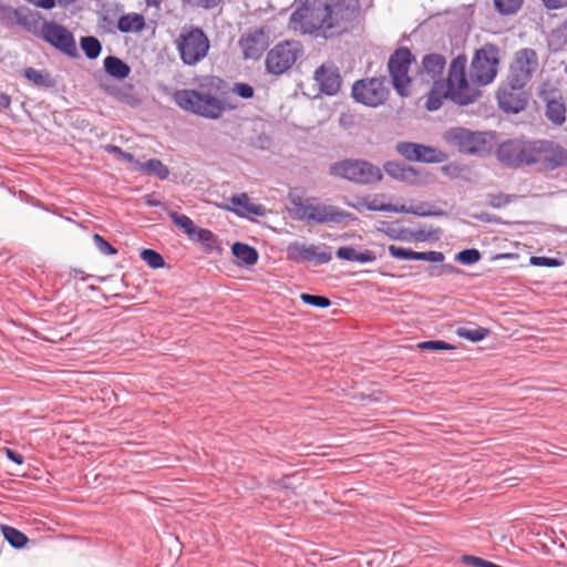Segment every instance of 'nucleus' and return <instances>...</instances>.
<instances>
[{
    "instance_id": "a211bd4d",
    "label": "nucleus",
    "mask_w": 567,
    "mask_h": 567,
    "mask_svg": "<svg viewBox=\"0 0 567 567\" xmlns=\"http://www.w3.org/2000/svg\"><path fill=\"white\" fill-rule=\"evenodd\" d=\"M523 89L524 87H516L513 83H509L508 79L507 84L497 92L499 107L505 112H520L527 102V95Z\"/></svg>"
},
{
    "instance_id": "20e7f679",
    "label": "nucleus",
    "mask_w": 567,
    "mask_h": 567,
    "mask_svg": "<svg viewBox=\"0 0 567 567\" xmlns=\"http://www.w3.org/2000/svg\"><path fill=\"white\" fill-rule=\"evenodd\" d=\"M174 43L182 62L190 66L203 61L210 48L206 33L200 28L194 25H184Z\"/></svg>"
},
{
    "instance_id": "5fc2aeb1",
    "label": "nucleus",
    "mask_w": 567,
    "mask_h": 567,
    "mask_svg": "<svg viewBox=\"0 0 567 567\" xmlns=\"http://www.w3.org/2000/svg\"><path fill=\"white\" fill-rule=\"evenodd\" d=\"M11 104V99L8 94L0 91V106L2 109H8Z\"/></svg>"
},
{
    "instance_id": "ea45409f",
    "label": "nucleus",
    "mask_w": 567,
    "mask_h": 567,
    "mask_svg": "<svg viewBox=\"0 0 567 567\" xmlns=\"http://www.w3.org/2000/svg\"><path fill=\"white\" fill-rule=\"evenodd\" d=\"M389 254L391 257L400 260H415L416 251L410 248H404L395 245L389 246Z\"/></svg>"
},
{
    "instance_id": "2f4dec72",
    "label": "nucleus",
    "mask_w": 567,
    "mask_h": 567,
    "mask_svg": "<svg viewBox=\"0 0 567 567\" xmlns=\"http://www.w3.org/2000/svg\"><path fill=\"white\" fill-rule=\"evenodd\" d=\"M168 216L178 228L183 229L190 238H195L197 226L188 216L176 212H169Z\"/></svg>"
},
{
    "instance_id": "a18cd8bd",
    "label": "nucleus",
    "mask_w": 567,
    "mask_h": 567,
    "mask_svg": "<svg viewBox=\"0 0 567 567\" xmlns=\"http://www.w3.org/2000/svg\"><path fill=\"white\" fill-rule=\"evenodd\" d=\"M233 93L243 97V99H251L254 96L255 90L251 85L243 82H237L234 84L231 89Z\"/></svg>"
},
{
    "instance_id": "3c124183",
    "label": "nucleus",
    "mask_w": 567,
    "mask_h": 567,
    "mask_svg": "<svg viewBox=\"0 0 567 567\" xmlns=\"http://www.w3.org/2000/svg\"><path fill=\"white\" fill-rule=\"evenodd\" d=\"M185 1L195 7L210 9V8L217 7L221 0H185Z\"/></svg>"
},
{
    "instance_id": "c756f323",
    "label": "nucleus",
    "mask_w": 567,
    "mask_h": 567,
    "mask_svg": "<svg viewBox=\"0 0 567 567\" xmlns=\"http://www.w3.org/2000/svg\"><path fill=\"white\" fill-rule=\"evenodd\" d=\"M231 251L234 256L246 266H252L258 260L256 249L246 244L235 243L231 247Z\"/></svg>"
},
{
    "instance_id": "393cba45",
    "label": "nucleus",
    "mask_w": 567,
    "mask_h": 567,
    "mask_svg": "<svg viewBox=\"0 0 567 567\" xmlns=\"http://www.w3.org/2000/svg\"><path fill=\"white\" fill-rule=\"evenodd\" d=\"M135 173L155 175L161 179H166L169 175V169L157 158H152L146 162L135 163Z\"/></svg>"
},
{
    "instance_id": "dca6fc26",
    "label": "nucleus",
    "mask_w": 567,
    "mask_h": 567,
    "mask_svg": "<svg viewBox=\"0 0 567 567\" xmlns=\"http://www.w3.org/2000/svg\"><path fill=\"white\" fill-rule=\"evenodd\" d=\"M287 256L295 262L315 261L318 265L328 264L332 259L327 245L315 246L300 241H293L287 247Z\"/></svg>"
},
{
    "instance_id": "6e6552de",
    "label": "nucleus",
    "mask_w": 567,
    "mask_h": 567,
    "mask_svg": "<svg viewBox=\"0 0 567 567\" xmlns=\"http://www.w3.org/2000/svg\"><path fill=\"white\" fill-rule=\"evenodd\" d=\"M498 65V51L494 45H485L473 56L468 73L481 85H487L495 79Z\"/></svg>"
},
{
    "instance_id": "4d7b16f0",
    "label": "nucleus",
    "mask_w": 567,
    "mask_h": 567,
    "mask_svg": "<svg viewBox=\"0 0 567 567\" xmlns=\"http://www.w3.org/2000/svg\"><path fill=\"white\" fill-rule=\"evenodd\" d=\"M452 268H453L452 266L444 265V266H442V267L440 268V270H439V271H436V275H442L444 271H450V270H452Z\"/></svg>"
},
{
    "instance_id": "864d4df0",
    "label": "nucleus",
    "mask_w": 567,
    "mask_h": 567,
    "mask_svg": "<svg viewBox=\"0 0 567 567\" xmlns=\"http://www.w3.org/2000/svg\"><path fill=\"white\" fill-rule=\"evenodd\" d=\"M6 454L11 461H13L17 464L23 463V457L19 453H17L10 449H6Z\"/></svg>"
},
{
    "instance_id": "a19ab883",
    "label": "nucleus",
    "mask_w": 567,
    "mask_h": 567,
    "mask_svg": "<svg viewBox=\"0 0 567 567\" xmlns=\"http://www.w3.org/2000/svg\"><path fill=\"white\" fill-rule=\"evenodd\" d=\"M383 195H377L371 199H365L361 203L363 207L372 212H386L390 210V204L382 202Z\"/></svg>"
},
{
    "instance_id": "c03bdc74",
    "label": "nucleus",
    "mask_w": 567,
    "mask_h": 567,
    "mask_svg": "<svg viewBox=\"0 0 567 567\" xmlns=\"http://www.w3.org/2000/svg\"><path fill=\"white\" fill-rule=\"evenodd\" d=\"M301 300L308 305L320 307V308H327L330 306V300L322 296H315V295H308L302 293L300 296Z\"/></svg>"
},
{
    "instance_id": "72a5a7b5",
    "label": "nucleus",
    "mask_w": 567,
    "mask_h": 567,
    "mask_svg": "<svg viewBox=\"0 0 567 567\" xmlns=\"http://www.w3.org/2000/svg\"><path fill=\"white\" fill-rule=\"evenodd\" d=\"M2 533L4 538L16 548H22L28 542V537L13 527L2 526Z\"/></svg>"
},
{
    "instance_id": "f3484780",
    "label": "nucleus",
    "mask_w": 567,
    "mask_h": 567,
    "mask_svg": "<svg viewBox=\"0 0 567 567\" xmlns=\"http://www.w3.org/2000/svg\"><path fill=\"white\" fill-rule=\"evenodd\" d=\"M396 151L409 161L440 163L446 158L445 154L437 148L410 142L399 143Z\"/></svg>"
},
{
    "instance_id": "423d86ee",
    "label": "nucleus",
    "mask_w": 567,
    "mask_h": 567,
    "mask_svg": "<svg viewBox=\"0 0 567 567\" xmlns=\"http://www.w3.org/2000/svg\"><path fill=\"white\" fill-rule=\"evenodd\" d=\"M330 174L357 184H372L383 178L382 171L364 159H344L330 166Z\"/></svg>"
},
{
    "instance_id": "0eeeda50",
    "label": "nucleus",
    "mask_w": 567,
    "mask_h": 567,
    "mask_svg": "<svg viewBox=\"0 0 567 567\" xmlns=\"http://www.w3.org/2000/svg\"><path fill=\"white\" fill-rule=\"evenodd\" d=\"M302 52L297 41H284L276 44L266 56V69L269 73L281 75L287 72Z\"/></svg>"
},
{
    "instance_id": "ddd939ff",
    "label": "nucleus",
    "mask_w": 567,
    "mask_h": 567,
    "mask_svg": "<svg viewBox=\"0 0 567 567\" xmlns=\"http://www.w3.org/2000/svg\"><path fill=\"white\" fill-rule=\"evenodd\" d=\"M352 96L355 101L368 106L382 104L388 96L384 79L371 78L357 81L352 86Z\"/></svg>"
},
{
    "instance_id": "c85d7f7f",
    "label": "nucleus",
    "mask_w": 567,
    "mask_h": 567,
    "mask_svg": "<svg viewBox=\"0 0 567 567\" xmlns=\"http://www.w3.org/2000/svg\"><path fill=\"white\" fill-rule=\"evenodd\" d=\"M17 23L24 28L27 31L37 33L40 27V14L28 9H20L16 11Z\"/></svg>"
},
{
    "instance_id": "09e8293b",
    "label": "nucleus",
    "mask_w": 567,
    "mask_h": 567,
    "mask_svg": "<svg viewBox=\"0 0 567 567\" xmlns=\"http://www.w3.org/2000/svg\"><path fill=\"white\" fill-rule=\"evenodd\" d=\"M93 241L96 246V248L103 254V255H114L116 254V250L99 234H95L93 236Z\"/></svg>"
},
{
    "instance_id": "cd10ccee",
    "label": "nucleus",
    "mask_w": 567,
    "mask_h": 567,
    "mask_svg": "<svg viewBox=\"0 0 567 567\" xmlns=\"http://www.w3.org/2000/svg\"><path fill=\"white\" fill-rule=\"evenodd\" d=\"M145 27V19L140 13H127L117 21V29L123 33L140 32Z\"/></svg>"
},
{
    "instance_id": "aec40b11",
    "label": "nucleus",
    "mask_w": 567,
    "mask_h": 567,
    "mask_svg": "<svg viewBox=\"0 0 567 567\" xmlns=\"http://www.w3.org/2000/svg\"><path fill=\"white\" fill-rule=\"evenodd\" d=\"M385 173L396 181L410 185H423L429 181V176L421 174L411 166H404L396 162H388L384 165Z\"/></svg>"
},
{
    "instance_id": "13d9d810",
    "label": "nucleus",
    "mask_w": 567,
    "mask_h": 567,
    "mask_svg": "<svg viewBox=\"0 0 567 567\" xmlns=\"http://www.w3.org/2000/svg\"><path fill=\"white\" fill-rule=\"evenodd\" d=\"M146 204H147L148 206H157V205H159V202H158V200L153 199L152 197H147V199H146Z\"/></svg>"
},
{
    "instance_id": "4be33fe9",
    "label": "nucleus",
    "mask_w": 567,
    "mask_h": 567,
    "mask_svg": "<svg viewBox=\"0 0 567 567\" xmlns=\"http://www.w3.org/2000/svg\"><path fill=\"white\" fill-rule=\"evenodd\" d=\"M315 79L320 90L328 95H334L341 85L339 71L332 65H321L317 69Z\"/></svg>"
},
{
    "instance_id": "7ed1b4c3",
    "label": "nucleus",
    "mask_w": 567,
    "mask_h": 567,
    "mask_svg": "<svg viewBox=\"0 0 567 567\" xmlns=\"http://www.w3.org/2000/svg\"><path fill=\"white\" fill-rule=\"evenodd\" d=\"M223 80L217 76L202 78L195 89H184L174 93V102L184 111L198 116L218 120L226 111L219 97Z\"/></svg>"
},
{
    "instance_id": "bf43d9fd",
    "label": "nucleus",
    "mask_w": 567,
    "mask_h": 567,
    "mask_svg": "<svg viewBox=\"0 0 567 567\" xmlns=\"http://www.w3.org/2000/svg\"><path fill=\"white\" fill-rule=\"evenodd\" d=\"M145 2L150 7H158L161 1L159 0H145Z\"/></svg>"
},
{
    "instance_id": "de8ad7c7",
    "label": "nucleus",
    "mask_w": 567,
    "mask_h": 567,
    "mask_svg": "<svg viewBox=\"0 0 567 567\" xmlns=\"http://www.w3.org/2000/svg\"><path fill=\"white\" fill-rule=\"evenodd\" d=\"M444 254L441 251H425V252H417L415 256V260H424L430 262H443L444 260Z\"/></svg>"
},
{
    "instance_id": "6ab92c4d",
    "label": "nucleus",
    "mask_w": 567,
    "mask_h": 567,
    "mask_svg": "<svg viewBox=\"0 0 567 567\" xmlns=\"http://www.w3.org/2000/svg\"><path fill=\"white\" fill-rule=\"evenodd\" d=\"M445 58L441 54H427L422 60V66L419 71V76L424 83H432V87L436 82H445L441 79L445 68Z\"/></svg>"
},
{
    "instance_id": "c9c22d12",
    "label": "nucleus",
    "mask_w": 567,
    "mask_h": 567,
    "mask_svg": "<svg viewBox=\"0 0 567 567\" xmlns=\"http://www.w3.org/2000/svg\"><path fill=\"white\" fill-rule=\"evenodd\" d=\"M456 333L461 338H465L473 342H477V341L483 340L487 336L488 330L484 329V328L470 329V328L461 327L456 330Z\"/></svg>"
},
{
    "instance_id": "1a4fd4ad",
    "label": "nucleus",
    "mask_w": 567,
    "mask_h": 567,
    "mask_svg": "<svg viewBox=\"0 0 567 567\" xmlns=\"http://www.w3.org/2000/svg\"><path fill=\"white\" fill-rule=\"evenodd\" d=\"M295 213L300 219L313 220L319 224L326 223H341L348 216L347 213L339 210L338 208L315 203L311 199L306 200H293Z\"/></svg>"
},
{
    "instance_id": "58836bf2",
    "label": "nucleus",
    "mask_w": 567,
    "mask_h": 567,
    "mask_svg": "<svg viewBox=\"0 0 567 567\" xmlns=\"http://www.w3.org/2000/svg\"><path fill=\"white\" fill-rule=\"evenodd\" d=\"M194 239L197 240L198 243L203 244L209 250H213L215 248L216 237L208 229L197 227V231L195 234Z\"/></svg>"
},
{
    "instance_id": "f704fd0d",
    "label": "nucleus",
    "mask_w": 567,
    "mask_h": 567,
    "mask_svg": "<svg viewBox=\"0 0 567 567\" xmlns=\"http://www.w3.org/2000/svg\"><path fill=\"white\" fill-rule=\"evenodd\" d=\"M105 150L109 152V153H112L115 158L120 162H123L125 164L128 165V168L132 171V172H135V163H140V161L135 159V157L133 156V154L128 153V152H124L122 151L120 147L117 146H114V145H107L105 147Z\"/></svg>"
},
{
    "instance_id": "6e6d98bb",
    "label": "nucleus",
    "mask_w": 567,
    "mask_h": 567,
    "mask_svg": "<svg viewBox=\"0 0 567 567\" xmlns=\"http://www.w3.org/2000/svg\"><path fill=\"white\" fill-rule=\"evenodd\" d=\"M295 478V476H286L280 481V484L285 488L292 487L293 483L291 482Z\"/></svg>"
},
{
    "instance_id": "9d476101",
    "label": "nucleus",
    "mask_w": 567,
    "mask_h": 567,
    "mask_svg": "<svg viewBox=\"0 0 567 567\" xmlns=\"http://www.w3.org/2000/svg\"><path fill=\"white\" fill-rule=\"evenodd\" d=\"M538 66L539 62L535 50L529 48L518 50L511 64L509 83L516 87H524L532 80Z\"/></svg>"
},
{
    "instance_id": "39448f33",
    "label": "nucleus",
    "mask_w": 567,
    "mask_h": 567,
    "mask_svg": "<svg viewBox=\"0 0 567 567\" xmlns=\"http://www.w3.org/2000/svg\"><path fill=\"white\" fill-rule=\"evenodd\" d=\"M443 140L461 153L483 154L492 147L494 136L487 132H473L464 127H452L444 132Z\"/></svg>"
},
{
    "instance_id": "49530a36",
    "label": "nucleus",
    "mask_w": 567,
    "mask_h": 567,
    "mask_svg": "<svg viewBox=\"0 0 567 567\" xmlns=\"http://www.w3.org/2000/svg\"><path fill=\"white\" fill-rule=\"evenodd\" d=\"M389 212L413 214V215H419V216L427 215V213L422 209L421 205L414 207V206H405V205L395 206V205L390 204Z\"/></svg>"
},
{
    "instance_id": "9b49d317",
    "label": "nucleus",
    "mask_w": 567,
    "mask_h": 567,
    "mask_svg": "<svg viewBox=\"0 0 567 567\" xmlns=\"http://www.w3.org/2000/svg\"><path fill=\"white\" fill-rule=\"evenodd\" d=\"M412 53L409 49L402 48L396 50L389 60V71L392 83L396 92L401 96L410 95L411 78L409 69L412 62Z\"/></svg>"
},
{
    "instance_id": "f03ea898",
    "label": "nucleus",
    "mask_w": 567,
    "mask_h": 567,
    "mask_svg": "<svg viewBox=\"0 0 567 567\" xmlns=\"http://www.w3.org/2000/svg\"><path fill=\"white\" fill-rule=\"evenodd\" d=\"M467 59L458 55L452 60L445 82H436L431 89L426 101L429 111L439 110L445 99L457 104L467 105L480 96L481 85L466 70Z\"/></svg>"
},
{
    "instance_id": "f8f14e48",
    "label": "nucleus",
    "mask_w": 567,
    "mask_h": 567,
    "mask_svg": "<svg viewBox=\"0 0 567 567\" xmlns=\"http://www.w3.org/2000/svg\"><path fill=\"white\" fill-rule=\"evenodd\" d=\"M533 164L544 169H555L567 165V150L551 141H534Z\"/></svg>"
},
{
    "instance_id": "79ce46f5",
    "label": "nucleus",
    "mask_w": 567,
    "mask_h": 567,
    "mask_svg": "<svg viewBox=\"0 0 567 567\" xmlns=\"http://www.w3.org/2000/svg\"><path fill=\"white\" fill-rule=\"evenodd\" d=\"M455 259L463 265H473L481 259V254L477 249H465L460 251Z\"/></svg>"
},
{
    "instance_id": "412c9836",
    "label": "nucleus",
    "mask_w": 567,
    "mask_h": 567,
    "mask_svg": "<svg viewBox=\"0 0 567 567\" xmlns=\"http://www.w3.org/2000/svg\"><path fill=\"white\" fill-rule=\"evenodd\" d=\"M267 45V38L262 31L249 32L239 40V47L245 59H258Z\"/></svg>"
},
{
    "instance_id": "a878e982",
    "label": "nucleus",
    "mask_w": 567,
    "mask_h": 567,
    "mask_svg": "<svg viewBox=\"0 0 567 567\" xmlns=\"http://www.w3.org/2000/svg\"><path fill=\"white\" fill-rule=\"evenodd\" d=\"M337 257L343 260L357 261L360 264L373 262L377 256L373 251L364 250L358 251L352 247H340L337 252Z\"/></svg>"
},
{
    "instance_id": "f257e3e1",
    "label": "nucleus",
    "mask_w": 567,
    "mask_h": 567,
    "mask_svg": "<svg viewBox=\"0 0 567 567\" xmlns=\"http://www.w3.org/2000/svg\"><path fill=\"white\" fill-rule=\"evenodd\" d=\"M291 22L299 21L305 33L332 38L347 31L359 12L358 0H299Z\"/></svg>"
},
{
    "instance_id": "8fccbe9b",
    "label": "nucleus",
    "mask_w": 567,
    "mask_h": 567,
    "mask_svg": "<svg viewBox=\"0 0 567 567\" xmlns=\"http://www.w3.org/2000/svg\"><path fill=\"white\" fill-rule=\"evenodd\" d=\"M530 264L534 266H546V267H557L560 262L557 259L548 258V257H532Z\"/></svg>"
},
{
    "instance_id": "4468645a",
    "label": "nucleus",
    "mask_w": 567,
    "mask_h": 567,
    "mask_svg": "<svg viewBox=\"0 0 567 567\" xmlns=\"http://www.w3.org/2000/svg\"><path fill=\"white\" fill-rule=\"evenodd\" d=\"M534 141H507L499 145L497 157L507 165H530L534 163L533 157Z\"/></svg>"
},
{
    "instance_id": "e433bc0d",
    "label": "nucleus",
    "mask_w": 567,
    "mask_h": 567,
    "mask_svg": "<svg viewBox=\"0 0 567 567\" xmlns=\"http://www.w3.org/2000/svg\"><path fill=\"white\" fill-rule=\"evenodd\" d=\"M141 258L154 269L162 268L165 265L164 258L153 249H143Z\"/></svg>"
},
{
    "instance_id": "5701e85b",
    "label": "nucleus",
    "mask_w": 567,
    "mask_h": 567,
    "mask_svg": "<svg viewBox=\"0 0 567 567\" xmlns=\"http://www.w3.org/2000/svg\"><path fill=\"white\" fill-rule=\"evenodd\" d=\"M229 202L231 206H227L226 208L239 216H264L266 214V208L261 205L252 203L248 195L245 193L230 197Z\"/></svg>"
},
{
    "instance_id": "2eb2a0df",
    "label": "nucleus",
    "mask_w": 567,
    "mask_h": 567,
    "mask_svg": "<svg viewBox=\"0 0 567 567\" xmlns=\"http://www.w3.org/2000/svg\"><path fill=\"white\" fill-rule=\"evenodd\" d=\"M41 37L44 41L70 56L78 55L73 34L63 25L55 22H44L41 27Z\"/></svg>"
},
{
    "instance_id": "7c9ffc66",
    "label": "nucleus",
    "mask_w": 567,
    "mask_h": 567,
    "mask_svg": "<svg viewBox=\"0 0 567 567\" xmlns=\"http://www.w3.org/2000/svg\"><path fill=\"white\" fill-rule=\"evenodd\" d=\"M546 116L554 124L561 125L566 120V107L564 103L557 100L548 101Z\"/></svg>"
},
{
    "instance_id": "603ef678",
    "label": "nucleus",
    "mask_w": 567,
    "mask_h": 567,
    "mask_svg": "<svg viewBox=\"0 0 567 567\" xmlns=\"http://www.w3.org/2000/svg\"><path fill=\"white\" fill-rule=\"evenodd\" d=\"M547 9H561L567 7V0H543Z\"/></svg>"
},
{
    "instance_id": "473e14b6",
    "label": "nucleus",
    "mask_w": 567,
    "mask_h": 567,
    "mask_svg": "<svg viewBox=\"0 0 567 567\" xmlns=\"http://www.w3.org/2000/svg\"><path fill=\"white\" fill-rule=\"evenodd\" d=\"M80 45L85 55L91 60L96 59L102 50V44L95 37H82Z\"/></svg>"
},
{
    "instance_id": "b1692460",
    "label": "nucleus",
    "mask_w": 567,
    "mask_h": 567,
    "mask_svg": "<svg viewBox=\"0 0 567 567\" xmlns=\"http://www.w3.org/2000/svg\"><path fill=\"white\" fill-rule=\"evenodd\" d=\"M23 75L34 86H38L41 89H51V87H54L56 84L55 80L51 76L50 72H48L45 70L27 68L23 71Z\"/></svg>"
},
{
    "instance_id": "bb28decb",
    "label": "nucleus",
    "mask_w": 567,
    "mask_h": 567,
    "mask_svg": "<svg viewBox=\"0 0 567 567\" xmlns=\"http://www.w3.org/2000/svg\"><path fill=\"white\" fill-rule=\"evenodd\" d=\"M105 72L112 78L123 80L131 73V68L117 56L109 55L104 59Z\"/></svg>"
},
{
    "instance_id": "4c0bfd02",
    "label": "nucleus",
    "mask_w": 567,
    "mask_h": 567,
    "mask_svg": "<svg viewBox=\"0 0 567 567\" xmlns=\"http://www.w3.org/2000/svg\"><path fill=\"white\" fill-rule=\"evenodd\" d=\"M494 3L502 14H513L522 7L523 0H494Z\"/></svg>"
},
{
    "instance_id": "37998d69",
    "label": "nucleus",
    "mask_w": 567,
    "mask_h": 567,
    "mask_svg": "<svg viewBox=\"0 0 567 567\" xmlns=\"http://www.w3.org/2000/svg\"><path fill=\"white\" fill-rule=\"evenodd\" d=\"M421 350H431V351H441V350H453L454 346L442 341V340H431V341H422L416 346Z\"/></svg>"
}]
</instances>
